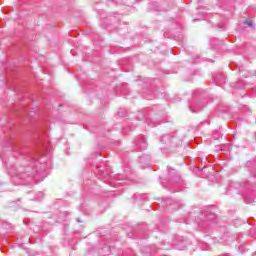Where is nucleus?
I'll list each match as a JSON object with an SVG mask.
<instances>
[{
	"mask_svg": "<svg viewBox=\"0 0 256 256\" xmlns=\"http://www.w3.org/2000/svg\"><path fill=\"white\" fill-rule=\"evenodd\" d=\"M245 25H247L248 27H253V22L251 20H247L245 22Z\"/></svg>",
	"mask_w": 256,
	"mask_h": 256,
	"instance_id": "1",
	"label": "nucleus"
}]
</instances>
